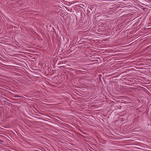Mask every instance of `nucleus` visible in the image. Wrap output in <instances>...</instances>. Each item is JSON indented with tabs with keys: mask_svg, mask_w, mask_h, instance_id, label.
I'll list each match as a JSON object with an SVG mask.
<instances>
[{
	"mask_svg": "<svg viewBox=\"0 0 151 151\" xmlns=\"http://www.w3.org/2000/svg\"><path fill=\"white\" fill-rule=\"evenodd\" d=\"M14 97H21V96H20L19 95H14Z\"/></svg>",
	"mask_w": 151,
	"mask_h": 151,
	"instance_id": "nucleus-1",
	"label": "nucleus"
},
{
	"mask_svg": "<svg viewBox=\"0 0 151 151\" xmlns=\"http://www.w3.org/2000/svg\"><path fill=\"white\" fill-rule=\"evenodd\" d=\"M1 142H3L1 140V139H0V143Z\"/></svg>",
	"mask_w": 151,
	"mask_h": 151,
	"instance_id": "nucleus-2",
	"label": "nucleus"
},
{
	"mask_svg": "<svg viewBox=\"0 0 151 151\" xmlns=\"http://www.w3.org/2000/svg\"><path fill=\"white\" fill-rule=\"evenodd\" d=\"M8 66H12L11 65H8Z\"/></svg>",
	"mask_w": 151,
	"mask_h": 151,
	"instance_id": "nucleus-3",
	"label": "nucleus"
},
{
	"mask_svg": "<svg viewBox=\"0 0 151 151\" xmlns=\"http://www.w3.org/2000/svg\"><path fill=\"white\" fill-rule=\"evenodd\" d=\"M151 66V65H149V66Z\"/></svg>",
	"mask_w": 151,
	"mask_h": 151,
	"instance_id": "nucleus-4",
	"label": "nucleus"
}]
</instances>
